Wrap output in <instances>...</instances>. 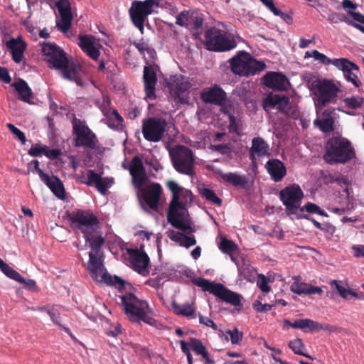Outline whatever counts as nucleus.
Here are the masks:
<instances>
[{"label": "nucleus", "mask_w": 364, "mask_h": 364, "mask_svg": "<svg viewBox=\"0 0 364 364\" xmlns=\"http://www.w3.org/2000/svg\"><path fill=\"white\" fill-rule=\"evenodd\" d=\"M128 170L132 176V183L134 188L138 190V197L141 198L151 209L157 210L163 191L162 187L157 183H152L144 187L148 181V176L139 156H135L132 158Z\"/></svg>", "instance_id": "f257e3e1"}, {"label": "nucleus", "mask_w": 364, "mask_h": 364, "mask_svg": "<svg viewBox=\"0 0 364 364\" xmlns=\"http://www.w3.org/2000/svg\"><path fill=\"white\" fill-rule=\"evenodd\" d=\"M70 226L80 230L85 243L92 242V246H98L105 239L100 230L98 218L90 210H77L68 214Z\"/></svg>", "instance_id": "f03ea898"}, {"label": "nucleus", "mask_w": 364, "mask_h": 364, "mask_svg": "<svg viewBox=\"0 0 364 364\" xmlns=\"http://www.w3.org/2000/svg\"><path fill=\"white\" fill-rule=\"evenodd\" d=\"M42 52L46 56V60L56 69L62 71L63 77L70 81L75 82L77 85H82L80 67L70 63L65 51L54 43H44Z\"/></svg>", "instance_id": "7ed1b4c3"}, {"label": "nucleus", "mask_w": 364, "mask_h": 364, "mask_svg": "<svg viewBox=\"0 0 364 364\" xmlns=\"http://www.w3.org/2000/svg\"><path fill=\"white\" fill-rule=\"evenodd\" d=\"M166 187L172 193L171 200L169 204L167 213L168 222L174 228L187 232H193L192 227L188 223L183 221L184 213L179 211L184 209V204L180 201L181 197L192 199V193L191 191L186 190L181 187L174 181H168L166 183Z\"/></svg>", "instance_id": "20e7f679"}, {"label": "nucleus", "mask_w": 364, "mask_h": 364, "mask_svg": "<svg viewBox=\"0 0 364 364\" xmlns=\"http://www.w3.org/2000/svg\"><path fill=\"white\" fill-rule=\"evenodd\" d=\"M122 305L125 314L133 322L143 321L155 326L156 320L152 317V310L147 301L138 299L132 293H127L121 296Z\"/></svg>", "instance_id": "39448f33"}, {"label": "nucleus", "mask_w": 364, "mask_h": 364, "mask_svg": "<svg viewBox=\"0 0 364 364\" xmlns=\"http://www.w3.org/2000/svg\"><path fill=\"white\" fill-rule=\"evenodd\" d=\"M354 156V149L348 140L338 136H333L327 141L326 152L323 159L330 164H344L351 160Z\"/></svg>", "instance_id": "423d86ee"}, {"label": "nucleus", "mask_w": 364, "mask_h": 364, "mask_svg": "<svg viewBox=\"0 0 364 364\" xmlns=\"http://www.w3.org/2000/svg\"><path fill=\"white\" fill-rule=\"evenodd\" d=\"M171 3L164 2L161 4L160 0H145L132 1L129 9V14L133 24L143 33L144 23L148 16L154 12V8L171 6Z\"/></svg>", "instance_id": "0eeeda50"}, {"label": "nucleus", "mask_w": 364, "mask_h": 364, "mask_svg": "<svg viewBox=\"0 0 364 364\" xmlns=\"http://www.w3.org/2000/svg\"><path fill=\"white\" fill-rule=\"evenodd\" d=\"M229 61L232 73L240 76L254 75L266 68L264 63L253 59L246 51H240Z\"/></svg>", "instance_id": "6e6552de"}, {"label": "nucleus", "mask_w": 364, "mask_h": 364, "mask_svg": "<svg viewBox=\"0 0 364 364\" xmlns=\"http://www.w3.org/2000/svg\"><path fill=\"white\" fill-rule=\"evenodd\" d=\"M313 85L316 90L315 107L318 114L327 105L336 102L340 89L332 80L327 79L317 80Z\"/></svg>", "instance_id": "1a4fd4ad"}, {"label": "nucleus", "mask_w": 364, "mask_h": 364, "mask_svg": "<svg viewBox=\"0 0 364 364\" xmlns=\"http://www.w3.org/2000/svg\"><path fill=\"white\" fill-rule=\"evenodd\" d=\"M173 166L181 174L192 176L195 174V159L193 151L183 145H177L169 151Z\"/></svg>", "instance_id": "9d476101"}, {"label": "nucleus", "mask_w": 364, "mask_h": 364, "mask_svg": "<svg viewBox=\"0 0 364 364\" xmlns=\"http://www.w3.org/2000/svg\"><path fill=\"white\" fill-rule=\"evenodd\" d=\"M205 48L212 51L224 52L230 50L237 46L233 38L228 36L223 30L211 28L204 34Z\"/></svg>", "instance_id": "9b49d317"}, {"label": "nucleus", "mask_w": 364, "mask_h": 364, "mask_svg": "<svg viewBox=\"0 0 364 364\" xmlns=\"http://www.w3.org/2000/svg\"><path fill=\"white\" fill-rule=\"evenodd\" d=\"M193 282L197 287H200L203 291L210 292L223 301L234 306L240 304V296L229 290L222 284L215 283L202 277L193 280Z\"/></svg>", "instance_id": "f8f14e48"}, {"label": "nucleus", "mask_w": 364, "mask_h": 364, "mask_svg": "<svg viewBox=\"0 0 364 364\" xmlns=\"http://www.w3.org/2000/svg\"><path fill=\"white\" fill-rule=\"evenodd\" d=\"M73 129L74 138V145L76 147H84L94 149L97 147L98 140L97 136L87 127L85 122L75 118L73 120Z\"/></svg>", "instance_id": "ddd939ff"}, {"label": "nucleus", "mask_w": 364, "mask_h": 364, "mask_svg": "<svg viewBox=\"0 0 364 364\" xmlns=\"http://www.w3.org/2000/svg\"><path fill=\"white\" fill-rule=\"evenodd\" d=\"M167 122L160 117H149L142 121L141 132L144 139L151 142L161 141L166 132Z\"/></svg>", "instance_id": "4468645a"}, {"label": "nucleus", "mask_w": 364, "mask_h": 364, "mask_svg": "<svg viewBox=\"0 0 364 364\" xmlns=\"http://www.w3.org/2000/svg\"><path fill=\"white\" fill-rule=\"evenodd\" d=\"M280 200L286 207L289 215L296 214L304 198V193L297 184L287 186L279 193Z\"/></svg>", "instance_id": "2eb2a0df"}, {"label": "nucleus", "mask_w": 364, "mask_h": 364, "mask_svg": "<svg viewBox=\"0 0 364 364\" xmlns=\"http://www.w3.org/2000/svg\"><path fill=\"white\" fill-rule=\"evenodd\" d=\"M105 242V240L102 239V242L98 246H92V242L85 243V246L91 249V251L89 252L88 269L92 277L96 280H98L101 275L105 273L103 272V261L100 255L101 249Z\"/></svg>", "instance_id": "dca6fc26"}, {"label": "nucleus", "mask_w": 364, "mask_h": 364, "mask_svg": "<svg viewBox=\"0 0 364 364\" xmlns=\"http://www.w3.org/2000/svg\"><path fill=\"white\" fill-rule=\"evenodd\" d=\"M203 18L201 15L191 11H183L176 17V23L191 30L194 35L201 33Z\"/></svg>", "instance_id": "f3484780"}, {"label": "nucleus", "mask_w": 364, "mask_h": 364, "mask_svg": "<svg viewBox=\"0 0 364 364\" xmlns=\"http://www.w3.org/2000/svg\"><path fill=\"white\" fill-rule=\"evenodd\" d=\"M334 63V66L343 71L344 78L348 82H351L356 88L361 86V81L358 76L360 70L355 63L345 58H338Z\"/></svg>", "instance_id": "a211bd4d"}, {"label": "nucleus", "mask_w": 364, "mask_h": 364, "mask_svg": "<svg viewBox=\"0 0 364 364\" xmlns=\"http://www.w3.org/2000/svg\"><path fill=\"white\" fill-rule=\"evenodd\" d=\"M127 253L134 270L143 275L149 273L147 268L150 263V259L146 253L141 252L137 249L132 248L127 249Z\"/></svg>", "instance_id": "6ab92c4d"}, {"label": "nucleus", "mask_w": 364, "mask_h": 364, "mask_svg": "<svg viewBox=\"0 0 364 364\" xmlns=\"http://www.w3.org/2000/svg\"><path fill=\"white\" fill-rule=\"evenodd\" d=\"M55 6L58 10L61 18L56 23V26L60 31L66 33L71 27L73 14L70 4L68 0H59Z\"/></svg>", "instance_id": "aec40b11"}, {"label": "nucleus", "mask_w": 364, "mask_h": 364, "mask_svg": "<svg viewBox=\"0 0 364 364\" xmlns=\"http://www.w3.org/2000/svg\"><path fill=\"white\" fill-rule=\"evenodd\" d=\"M317 114L316 119L314 121V125L318 128L323 133H329L335 129V109L328 107L318 115Z\"/></svg>", "instance_id": "412c9836"}, {"label": "nucleus", "mask_w": 364, "mask_h": 364, "mask_svg": "<svg viewBox=\"0 0 364 364\" xmlns=\"http://www.w3.org/2000/svg\"><path fill=\"white\" fill-rule=\"evenodd\" d=\"M87 181H81V183L88 186H95L97 190L102 195L107 193L111 187L113 179L108 177H102L100 174L95 173L94 170L89 169L87 172Z\"/></svg>", "instance_id": "4be33fe9"}, {"label": "nucleus", "mask_w": 364, "mask_h": 364, "mask_svg": "<svg viewBox=\"0 0 364 364\" xmlns=\"http://www.w3.org/2000/svg\"><path fill=\"white\" fill-rule=\"evenodd\" d=\"M201 98L205 103L223 106L227 101V95L219 85H215L201 93Z\"/></svg>", "instance_id": "5701e85b"}, {"label": "nucleus", "mask_w": 364, "mask_h": 364, "mask_svg": "<svg viewBox=\"0 0 364 364\" xmlns=\"http://www.w3.org/2000/svg\"><path fill=\"white\" fill-rule=\"evenodd\" d=\"M143 80L146 97L151 100H155L157 76L154 66L149 65L144 67Z\"/></svg>", "instance_id": "b1692460"}, {"label": "nucleus", "mask_w": 364, "mask_h": 364, "mask_svg": "<svg viewBox=\"0 0 364 364\" xmlns=\"http://www.w3.org/2000/svg\"><path fill=\"white\" fill-rule=\"evenodd\" d=\"M262 80L265 86L274 90H287L289 85L287 77L280 73L269 72Z\"/></svg>", "instance_id": "393cba45"}, {"label": "nucleus", "mask_w": 364, "mask_h": 364, "mask_svg": "<svg viewBox=\"0 0 364 364\" xmlns=\"http://www.w3.org/2000/svg\"><path fill=\"white\" fill-rule=\"evenodd\" d=\"M289 105V98L284 95H269L264 101V108L265 109L276 107L279 112L284 113H287Z\"/></svg>", "instance_id": "a878e982"}, {"label": "nucleus", "mask_w": 364, "mask_h": 364, "mask_svg": "<svg viewBox=\"0 0 364 364\" xmlns=\"http://www.w3.org/2000/svg\"><path fill=\"white\" fill-rule=\"evenodd\" d=\"M265 168L274 182L281 181L287 175L286 166L279 159H269L266 163Z\"/></svg>", "instance_id": "bb28decb"}, {"label": "nucleus", "mask_w": 364, "mask_h": 364, "mask_svg": "<svg viewBox=\"0 0 364 364\" xmlns=\"http://www.w3.org/2000/svg\"><path fill=\"white\" fill-rule=\"evenodd\" d=\"M6 47L11 53L13 60L16 63H20L27 47L26 42L19 36L17 38H11L8 41Z\"/></svg>", "instance_id": "cd10ccee"}, {"label": "nucleus", "mask_w": 364, "mask_h": 364, "mask_svg": "<svg viewBox=\"0 0 364 364\" xmlns=\"http://www.w3.org/2000/svg\"><path fill=\"white\" fill-rule=\"evenodd\" d=\"M79 46L90 58L97 60L100 54L99 49L95 46L94 38L92 36H80Z\"/></svg>", "instance_id": "c85d7f7f"}, {"label": "nucleus", "mask_w": 364, "mask_h": 364, "mask_svg": "<svg viewBox=\"0 0 364 364\" xmlns=\"http://www.w3.org/2000/svg\"><path fill=\"white\" fill-rule=\"evenodd\" d=\"M79 46L90 58L97 60L100 54L99 49L95 46L94 38L92 36H80Z\"/></svg>", "instance_id": "c756f323"}, {"label": "nucleus", "mask_w": 364, "mask_h": 364, "mask_svg": "<svg viewBox=\"0 0 364 364\" xmlns=\"http://www.w3.org/2000/svg\"><path fill=\"white\" fill-rule=\"evenodd\" d=\"M79 46L90 58L97 60L100 54L99 49L95 46L94 38L92 36H80Z\"/></svg>", "instance_id": "7c9ffc66"}, {"label": "nucleus", "mask_w": 364, "mask_h": 364, "mask_svg": "<svg viewBox=\"0 0 364 364\" xmlns=\"http://www.w3.org/2000/svg\"><path fill=\"white\" fill-rule=\"evenodd\" d=\"M79 46L90 58L97 60L100 54L99 49L95 46L94 38L92 36H80Z\"/></svg>", "instance_id": "2f4dec72"}, {"label": "nucleus", "mask_w": 364, "mask_h": 364, "mask_svg": "<svg viewBox=\"0 0 364 364\" xmlns=\"http://www.w3.org/2000/svg\"><path fill=\"white\" fill-rule=\"evenodd\" d=\"M269 144L262 137H255L252 141L250 158L253 161L255 159V156L260 157L269 155Z\"/></svg>", "instance_id": "473e14b6"}, {"label": "nucleus", "mask_w": 364, "mask_h": 364, "mask_svg": "<svg viewBox=\"0 0 364 364\" xmlns=\"http://www.w3.org/2000/svg\"><path fill=\"white\" fill-rule=\"evenodd\" d=\"M60 199H64L65 197V191L62 181L57 176H44V179L42 181Z\"/></svg>", "instance_id": "72a5a7b5"}, {"label": "nucleus", "mask_w": 364, "mask_h": 364, "mask_svg": "<svg viewBox=\"0 0 364 364\" xmlns=\"http://www.w3.org/2000/svg\"><path fill=\"white\" fill-rule=\"evenodd\" d=\"M191 87V84L183 77H176L170 85L171 92L176 98L181 100V95L188 91Z\"/></svg>", "instance_id": "f704fd0d"}, {"label": "nucleus", "mask_w": 364, "mask_h": 364, "mask_svg": "<svg viewBox=\"0 0 364 364\" xmlns=\"http://www.w3.org/2000/svg\"><path fill=\"white\" fill-rule=\"evenodd\" d=\"M331 286H334L339 295L344 299H349V296L355 297L359 300H364V293H357L353 289H346L342 285V281L332 280L329 282Z\"/></svg>", "instance_id": "c9c22d12"}, {"label": "nucleus", "mask_w": 364, "mask_h": 364, "mask_svg": "<svg viewBox=\"0 0 364 364\" xmlns=\"http://www.w3.org/2000/svg\"><path fill=\"white\" fill-rule=\"evenodd\" d=\"M291 290L299 295L301 294H321L323 290L321 287H314L306 283L294 282L291 286Z\"/></svg>", "instance_id": "e433bc0d"}, {"label": "nucleus", "mask_w": 364, "mask_h": 364, "mask_svg": "<svg viewBox=\"0 0 364 364\" xmlns=\"http://www.w3.org/2000/svg\"><path fill=\"white\" fill-rule=\"evenodd\" d=\"M12 86L17 91L20 100L30 102V99L33 96V92L25 80L19 79L17 82H14Z\"/></svg>", "instance_id": "4c0bfd02"}, {"label": "nucleus", "mask_w": 364, "mask_h": 364, "mask_svg": "<svg viewBox=\"0 0 364 364\" xmlns=\"http://www.w3.org/2000/svg\"><path fill=\"white\" fill-rule=\"evenodd\" d=\"M220 176L224 181L236 187L239 186L240 188H245L247 184V180L245 176H240L232 172H221L220 173Z\"/></svg>", "instance_id": "58836bf2"}, {"label": "nucleus", "mask_w": 364, "mask_h": 364, "mask_svg": "<svg viewBox=\"0 0 364 364\" xmlns=\"http://www.w3.org/2000/svg\"><path fill=\"white\" fill-rule=\"evenodd\" d=\"M97 281L102 282L110 286H114L120 291L124 289L127 285L130 286L129 282L118 276H112L106 272L101 275V277Z\"/></svg>", "instance_id": "ea45409f"}, {"label": "nucleus", "mask_w": 364, "mask_h": 364, "mask_svg": "<svg viewBox=\"0 0 364 364\" xmlns=\"http://www.w3.org/2000/svg\"><path fill=\"white\" fill-rule=\"evenodd\" d=\"M172 309L174 314L178 316H183L188 318H195L196 317L195 309L188 303L181 305L173 301L172 302Z\"/></svg>", "instance_id": "a19ab883"}, {"label": "nucleus", "mask_w": 364, "mask_h": 364, "mask_svg": "<svg viewBox=\"0 0 364 364\" xmlns=\"http://www.w3.org/2000/svg\"><path fill=\"white\" fill-rule=\"evenodd\" d=\"M320 178L325 184L337 183L338 184L346 183V180L342 176H335L328 171H321Z\"/></svg>", "instance_id": "79ce46f5"}, {"label": "nucleus", "mask_w": 364, "mask_h": 364, "mask_svg": "<svg viewBox=\"0 0 364 364\" xmlns=\"http://www.w3.org/2000/svg\"><path fill=\"white\" fill-rule=\"evenodd\" d=\"M219 249L224 253L231 255L238 250V247L232 240L222 237L219 243Z\"/></svg>", "instance_id": "37998d69"}, {"label": "nucleus", "mask_w": 364, "mask_h": 364, "mask_svg": "<svg viewBox=\"0 0 364 364\" xmlns=\"http://www.w3.org/2000/svg\"><path fill=\"white\" fill-rule=\"evenodd\" d=\"M0 269L2 272L6 275L9 278L14 279L16 282H21L23 280V277L14 269L11 267L9 264L2 261L0 263Z\"/></svg>", "instance_id": "c03bdc74"}, {"label": "nucleus", "mask_w": 364, "mask_h": 364, "mask_svg": "<svg viewBox=\"0 0 364 364\" xmlns=\"http://www.w3.org/2000/svg\"><path fill=\"white\" fill-rule=\"evenodd\" d=\"M313 321L310 318L296 319L291 323V327L293 328L301 329L304 332H312Z\"/></svg>", "instance_id": "a18cd8bd"}, {"label": "nucleus", "mask_w": 364, "mask_h": 364, "mask_svg": "<svg viewBox=\"0 0 364 364\" xmlns=\"http://www.w3.org/2000/svg\"><path fill=\"white\" fill-rule=\"evenodd\" d=\"M199 192L201 196L206 200L219 206L222 205V200L216 196L213 190L203 188H200Z\"/></svg>", "instance_id": "49530a36"}, {"label": "nucleus", "mask_w": 364, "mask_h": 364, "mask_svg": "<svg viewBox=\"0 0 364 364\" xmlns=\"http://www.w3.org/2000/svg\"><path fill=\"white\" fill-rule=\"evenodd\" d=\"M289 347L294 351L295 354L305 356L311 360L314 359L311 355L304 353L303 349L305 348V346L301 338H296L293 341H290L289 343Z\"/></svg>", "instance_id": "de8ad7c7"}, {"label": "nucleus", "mask_w": 364, "mask_h": 364, "mask_svg": "<svg viewBox=\"0 0 364 364\" xmlns=\"http://www.w3.org/2000/svg\"><path fill=\"white\" fill-rule=\"evenodd\" d=\"M105 115L107 116L108 118V125L110 127L118 128L119 126H122L123 122L122 117L119 114L118 111L115 109H113L109 114L105 113Z\"/></svg>", "instance_id": "09e8293b"}, {"label": "nucleus", "mask_w": 364, "mask_h": 364, "mask_svg": "<svg viewBox=\"0 0 364 364\" xmlns=\"http://www.w3.org/2000/svg\"><path fill=\"white\" fill-rule=\"evenodd\" d=\"M48 314L50 316L53 322L62 328L68 334L73 337L70 329L68 327L63 326L60 321V313L56 308L53 306L48 310Z\"/></svg>", "instance_id": "8fccbe9b"}, {"label": "nucleus", "mask_w": 364, "mask_h": 364, "mask_svg": "<svg viewBox=\"0 0 364 364\" xmlns=\"http://www.w3.org/2000/svg\"><path fill=\"white\" fill-rule=\"evenodd\" d=\"M343 102L346 107L349 109H356L363 107L364 100L360 96H352L350 97H346L343 100Z\"/></svg>", "instance_id": "3c124183"}, {"label": "nucleus", "mask_w": 364, "mask_h": 364, "mask_svg": "<svg viewBox=\"0 0 364 364\" xmlns=\"http://www.w3.org/2000/svg\"><path fill=\"white\" fill-rule=\"evenodd\" d=\"M299 210L301 212L306 211L311 213H317L321 216H328L327 213L315 203H307L304 206L300 207Z\"/></svg>", "instance_id": "603ef678"}, {"label": "nucleus", "mask_w": 364, "mask_h": 364, "mask_svg": "<svg viewBox=\"0 0 364 364\" xmlns=\"http://www.w3.org/2000/svg\"><path fill=\"white\" fill-rule=\"evenodd\" d=\"M190 346L193 351H195L197 354L201 355L202 357H205L206 348L203 345L200 340L191 338L190 340Z\"/></svg>", "instance_id": "864d4df0"}, {"label": "nucleus", "mask_w": 364, "mask_h": 364, "mask_svg": "<svg viewBox=\"0 0 364 364\" xmlns=\"http://www.w3.org/2000/svg\"><path fill=\"white\" fill-rule=\"evenodd\" d=\"M338 329H339V328L337 326H332L330 324L323 325L317 321H313L312 332L324 330V331H329L331 333H333V332L338 331Z\"/></svg>", "instance_id": "5fc2aeb1"}, {"label": "nucleus", "mask_w": 364, "mask_h": 364, "mask_svg": "<svg viewBox=\"0 0 364 364\" xmlns=\"http://www.w3.org/2000/svg\"><path fill=\"white\" fill-rule=\"evenodd\" d=\"M226 333L230 335L232 344H240L243 337L242 333L240 332L237 328H235L232 331H227Z\"/></svg>", "instance_id": "6e6d98bb"}, {"label": "nucleus", "mask_w": 364, "mask_h": 364, "mask_svg": "<svg viewBox=\"0 0 364 364\" xmlns=\"http://www.w3.org/2000/svg\"><path fill=\"white\" fill-rule=\"evenodd\" d=\"M7 127L14 134L18 137V139L21 141L23 144H26V138L23 132H21L19 129L11 123L7 124Z\"/></svg>", "instance_id": "4d7b16f0"}, {"label": "nucleus", "mask_w": 364, "mask_h": 364, "mask_svg": "<svg viewBox=\"0 0 364 364\" xmlns=\"http://www.w3.org/2000/svg\"><path fill=\"white\" fill-rule=\"evenodd\" d=\"M106 333L108 336L116 337L122 333V326L119 323L116 322L110 325L109 328H107Z\"/></svg>", "instance_id": "13d9d810"}, {"label": "nucleus", "mask_w": 364, "mask_h": 364, "mask_svg": "<svg viewBox=\"0 0 364 364\" xmlns=\"http://www.w3.org/2000/svg\"><path fill=\"white\" fill-rule=\"evenodd\" d=\"M257 284L260 290L263 292L268 293L270 291V287L268 285V279L264 275H259Z\"/></svg>", "instance_id": "bf43d9fd"}, {"label": "nucleus", "mask_w": 364, "mask_h": 364, "mask_svg": "<svg viewBox=\"0 0 364 364\" xmlns=\"http://www.w3.org/2000/svg\"><path fill=\"white\" fill-rule=\"evenodd\" d=\"M46 151V146H41L38 144L33 145L28 150V154L32 156H41L44 154Z\"/></svg>", "instance_id": "052dcab7"}, {"label": "nucleus", "mask_w": 364, "mask_h": 364, "mask_svg": "<svg viewBox=\"0 0 364 364\" xmlns=\"http://www.w3.org/2000/svg\"><path fill=\"white\" fill-rule=\"evenodd\" d=\"M168 237L171 240L178 243L180 246H182V244L184 243L183 238V233L182 232L172 230L169 232Z\"/></svg>", "instance_id": "680f3d73"}, {"label": "nucleus", "mask_w": 364, "mask_h": 364, "mask_svg": "<svg viewBox=\"0 0 364 364\" xmlns=\"http://www.w3.org/2000/svg\"><path fill=\"white\" fill-rule=\"evenodd\" d=\"M134 46L141 54H144L145 51L148 53H151L152 51V49L149 46L148 43L143 41L134 42Z\"/></svg>", "instance_id": "e2e57ef3"}, {"label": "nucleus", "mask_w": 364, "mask_h": 364, "mask_svg": "<svg viewBox=\"0 0 364 364\" xmlns=\"http://www.w3.org/2000/svg\"><path fill=\"white\" fill-rule=\"evenodd\" d=\"M199 322L208 327H211L213 330H217L218 326L215 322L207 316H203L201 314L198 315Z\"/></svg>", "instance_id": "0e129e2a"}, {"label": "nucleus", "mask_w": 364, "mask_h": 364, "mask_svg": "<svg viewBox=\"0 0 364 364\" xmlns=\"http://www.w3.org/2000/svg\"><path fill=\"white\" fill-rule=\"evenodd\" d=\"M23 281L18 282L21 283V284H23L25 288H26L31 291H36L38 289V287L36 285V282L35 280L30 279H26L23 277Z\"/></svg>", "instance_id": "69168bd1"}, {"label": "nucleus", "mask_w": 364, "mask_h": 364, "mask_svg": "<svg viewBox=\"0 0 364 364\" xmlns=\"http://www.w3.org/2000/svg\"><path fill=\"white\" fill-rule=\"evenodd\" d=\"M183 242L182 244V247L186 248H189L191 246H193L196 244V240L194 235H186L183 234Z\"/></svg>", "instance_id": "338daca9"}, {"label": "nucleus", "mask_w": 364, "mask_h": 364, "mask_svg": "<svg viewBox=\"0 0 364 364\" xmlns=\"http://www.w3.org/2000/svg\"><path fill=\"white\" fill-rule=\"evenodd\" d=\"M253 308L258 312H265L271 309V306L269 304H262L259 300H256L253 303Z\"/></svg>", "instance_id": "774afa93"}]
</instances>
